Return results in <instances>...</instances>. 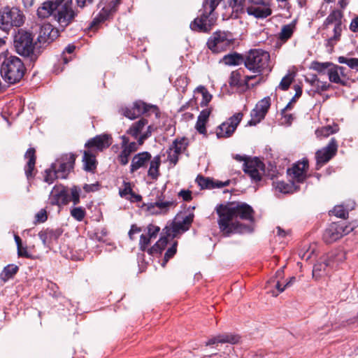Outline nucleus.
<instances>
[{"label":"nucleus","instance_id":"obj_1","mask_svg":"<svg viewBox=\"0 0 358 358\" xmlns=\"http://www.w3.org/2000/svg\"><path fill=\"white\" fill-rule=\"evenodd\" d=\"M217 213L219 215V228L225 236H229L231 234H242L252 231L250 226L241 224L238 220H253L254 211L249 205H220L217 208Z\"/></svg>","mask_w":358,"mask_h":358},{"label":"nucleus","instance_id":"obj_2","mask_svg":"<svg viewBox=\"0 0 358 358\" xmlns=\"http://www.w3.org/2000/svg\"><path fill=\"white\" fill-rule=\"evenodd\" d=\"M64 0H48L44 1L37 9L39 18H47L52 16L60 27H67L74 19L76 13Z\"/></svg>","mask_w":358,"mask_h":358},{"label":"nucleus","instance_id":"obj_3","mask_svg":"<svg viewBox=\"0 0 358 358\" xmlns=\"http://www.w3.org/2000/svg\"><path fill=\"white\" fill-rule=\"evenodd\" d=\"M244 64L249 71L261 76L264 72H271L270 54L262 49L250 50L244 57Z\"/></svg>","mask_w":358,"mask_h":358},{"label":"nucleus","instance_id":"obj_4","mask_svg":"<svg viewBox=\"0 0 358 358\" xmlns=\"http://www.w3.org/2000/svg\"><path fill=\"white\" fill-rule=\"evenodd\" d=\"M25 67L21 59L16 56L6 57L1 65V75L8 84L18 83L23 77Z\"/></svg>","mask_w":358,"mask_h":358},{"label":"nucleus","instance_id":"obj_5","mask_svg":"<svg viewBox=\"0 0 358 358\" xmlns=\"http://www.w3.org/2000/svg\"><path fill=\"white\" fill-rule=\"evenodd\" d=\"M24 20L23 12L17 7L7 6L0 10V29L4 31L22 26Z\"/></svg>","mask_w":358,"mask_h":358},{"label":"nucleus","instance_id":"obj_6","mask_svg":"<svg viewBox=\"0 0 358 358\" xmlns=\"http://www.w3.org/2000/svg\"><path fill=\"white\" fill-rule=\"evenodd\" d=\"M345 253L342 250L332 251L315 264L313 270V277L317 278L326 273L327 268H334L339 262L345 259Z\"/></svg>","mask_w":358,"mask_h":358},{"label":"nucleus","instance_id":"obj_7","mask_svg":"<svg viewBox=\"0 0 358 358\" xmlns=\"http://www.w3.org/2000/svg\"><path fill=\"white\" fill-rule=\"evenodd\" d=\"M233 37L229 31H215L208 38V48L214 53L226 51L233 44Z\"/></svg>","mask_w":358,"mask_h":358},{"label":"nucleus","instance_id":"obj_8","mask_svg":"<svg viewBox=\"0 0 358 358\" xmlns=\"http://www.w3.org/2000/svg\"><path fill=\"white\" fill-rule=\"evenodd\" d=\"M14 45L20 55L29 56L34 52L36 43L30 32L20 29L15 36Z\"/></svg>","mask_w":358,"mask_h":358},{"label":"nucleus","instance_id":"obj_9","mask_svg":"<svg viewBox=\"0 0 358 358\" xmlns=\"http://www.w3.org/2000/svg\"><path fill=\"white\" fill-rule=\"evenodd\" d=\"M119 3L120 0H101L99 4V7L101 9L91 22L90 29H96L101 23L106 20L115 11Z\"/></svg>","mask_w":358,"mask_h":358},{"label":"nucleus","instance_id":"obj_10","mask_svg":"<svg viewBox=\"0 0 358 358\" xmlns=\"http://www.w3.org/2000/svg\"><path fill=\"white\" fill-rule=\"evenodd\" d=\"M353 230V227L343 223L333 222L329 225L323 234V240L327 243H332Z\"/></svg>","mask_w":358,"mask_h":358},{"label":"nucleus","instance_id":"obj_11","mask_svg":"<svg viewBox=\"0 0 358 358\" xmlns=\"http://www.w3.org/2000/svg\"><path fill=\"white\" fill-rule=\"evenodd\" d=\"M338 147L337 141L335 138H332L327 146L315 152L317 169H320L336 155Z\"/></svg>","mask_w":358,"mask_h":358},{"label":"nucleus","instance_id":"obj_12","mask_svg":"<svg viewBox=\"0 0 358 358\" xmlns=\"http://www.w3.org/2000/svg\"><path fill=\"white\" fill-rule=\"evenodd\" d=\"M243 117L242 113H237L221 124L216 129L217 137L218 138L230 137L234 133Z\"/></svg>","mask_w":358,"mask_h":358},{"label":"nucleus","instance_id":"obj_13","mask_svg":"<svg viewBox=\"0 0 358 358\" xmlns=\"http://www.w3.org/2000/svg\"><path fill=\"white\" fill-rule=\"evenodd\" d=\"M243 171L252 180L257 182L264 173V164L258 158H250L245 161Z\"/></svg>","mask_w":358,"mask_h":358},{"label":"nucleus","instance_id":"obj_14","mask_svg":"<svg viewBox=\"0 0 358 358\" xmlns=\"http://www.w3.org/2000/svg\"><path fill=\"white\" fill-rule=\"evenodd\" d=\"M157 108L153 105H148L143 101H137L133 106L121 109V113L129 119L133 120L150 110L157 112Z\"/></svg>","mask_w":358,"mask_h":358},{"label":"nucleus","instance_id":"obj_15","mask_svg":"<svg viewBox=\"0 0 358 358\" xmlns=\"http://www.w3.org/2000/svg\"><path fill=\"white\" fill-rule=\"evenodd\" d=\"M246 10L248 15L261 19L266 18L272 13L269 3L264 0L252 1L250 5L247 6Z\"/></svg>","mask_w":358,"mask_h":358},{"label":"nucleus","instance_id":"obj_16","mask_svg":"<svg viewBox=\"0 0 358 358\" xmlns=\"http://www.w3.org/2000/svg\"><path fill=\"white\" fill-rule=\"evenodd\" d=\"M76 156L73 154H64L57 161V176L60 178H66L68 174L73 169Z\"/></svg>","mask_w":358,"mask_h":358},{"label":"nucleus","instance_id":"obj_17","mask_svg":"<svg viewBox=\"0 0 358 358\" xmlns=\"http://www.w3.org/2000/svg\"><path fill=\"white\" fill-rule=\"evenodd\" d=\"M308 169V160L303 159L294 164L291 169L287 170L289 177L295 182H303L307 178V170Z\"/></svg>","mask_w":358,"mask_h":358},{"label":"nucleus","instance_id":"obj_18","mask_svg":"<svg viewBox=\"0 0 358 358\" xmlns=\"http://www.w3.org/2000/svg\"><path fill=\"white\" fill-rule=\"evenodd\" d=\"M271 106V99L267 96L260 100L255 108L251 111V120L249 121L250 125H255L264 118L268 108Z\"/></svg>","mask_w":358,"mask_h":358},{"label":"nucleus","instance_id":"obj_19","mask_svg":"<svg viewBox=\"0 0 358 358\" xmlns=\"http://www.w3.org/2000/svg\"><path fill=\"white\" fill-rule=\"evenodd\" d=\"M110 144L111 137L108 134H101L90 138L85 143V147L87 150H91L92 152L96 153L98 152H102L103 150L108 148Z\"/></svg>","mask_w":358,"mask_h":358},{"label":"nucleus","instance_id":"obj_20","mask_svg":"<svg viewBox=\"0 0 358 358\" xmlns=\"http://www.w3.org/2000/svg\"><path fill=\"white\" fill-rule=\"evenodd\" d=\"M50 203L53 206L66 205L69 202V195L66 188L62 185H55L49 196Z\"/></svg>","mask_w":358,"mask_h":358},{"label":"nucleus","instance_id":"obj_21","mask_svg":"<svg viewBox=\"0 0 358 358\" xmlns=\"http://www.w3.org/2000/svg\"><path fill=\"white\" fill-rule=\"evenodd\" d=\"M187 146V138L176 139L167 150L168 160L173 165H176L178 161L179 155L185 150Z\"/></svg>","mask_w":358,"mask_h":358},{"label":"nucleus","instance_id":"obj_22","mask_svg":"<svg viewBox=\"0 0 358 358\" xmlns=\"http://www.w3.org/2000/svg\"><path fill=\"white\" fill-rule=\"evenodd\" d=\"M58 36V30L50 24L46 23L41 26L37 40L40 43H50L56 39Z\"/></svg>","mask_w":358,"mask_h":358},{"label":"nucleus","instance_id":"obj_23","mask_svg":"<svg viewBox=\"0 0 358 358\" xmlns=\"http://www.w3.org/2000/svg\"><path fill=\"white\" fill-rule=\"evenodd\" d=\"M174 206V203L171 201H165L162 196H159L154 203L148 205V210L153 214L166 213L169 209Z\"/></svg>","mask_w":358,"mask_h":358},{"label":"nucleus","instance_id":"obj_24","mask_svg":"<svg viewBox=\"0 0 358 358\" xmlns=\"http://www.w3.org/2000/svg\"><path fill=\"white\" fill-rule=\"evenodd\" d=\"M151 157L152 156L148 152H143L136 154L131 160L130 171L134 173L141 168L146 167Z\"/></svg>","mask_w":358,"mask_h":358},{"label":"nucleus","instance_id":"obj_25","mask_svg":"<svg viewBox=\"0 0 358 358\" xmlns=\"http://www.w3.org/2000/svg\"><path fill=\"white\" fill-rule=\"evenodd\" d=\"M62 233V231L59 229L55 230L47 229L41 231L38 233V236L45 246L50 247L54 241L58 239Z\"/></svg>","mask_w":358,"mask_h":358},{"label":"nucleus","instance_id":"obj_26","mask_svg":"<svg viewBox=\"0 0 358 358\" xmlns=\"http://www.w3.org/2000/svg\"><path fill=\"white\" fill-rule=\"evenodd\" d=\"M192 221L193 217L190 215L186 216L182 221H175L171 228V233H169V236H171L173 238H175L180 232L187 231Z\"/></svg>","mask_w":358,"mask_h":358},{"label":"nucleus","instance_id":"obj_27","mask_svg":"<svg viewBox=\"0 0 358 358\" xmlns=\"http://www.w3.org/2000/svg\"><path fill=\"white\" fill-rule=\"evenodd\" d=\"M24 157L28 159L27 164L24 167V171L27 179L34 176L33 171L36 164V150L33 148L27 150L24 155Z\"/></svg>","mask_w":358,"mask_h":358},{"label":"nucleus","instance_id":"obj_28","mask_svg":"<svg viewBox=\"0 0 358 358\" xmlns=\"http://www.w3.org/2000/svg\"><path fill=\"white\" fill-rule=\"evenodd\" d=\"M83 162L85 170L93 172L96 169L97 164L96 153L92 152L91 150L87 149L83 152Z\"/></svg>","mask_w":358,"mask_h":358},{"label":"nucleus","instance_id":"obj_29","mask_svg":"<svg viewBox=\"0 0 358 358\" xmlns=\"http://www.w3.org/2000/svg\"><path fill=\"white\" fill-rule=\"evenodd\" d=\"M240 336L238 335H234V334H224V335H219L217 336L213 337L210 339H209L206 342V345H210L215 343H229L231 344H236L238 343L240 341Z\"/></svg>","mask_w":358,"mask_h":358},{"label":"nucleus","instance_id":"obj_30","mask_svg":"<svg viewBox=\"0 0 358 358\" xmlns=\"http://www.w3.org/2000/svg\"><path fill=\"white\" fill-rule=\"evenodd\" d=\"M257 76H246L243 80H241V74L239 71H235L231 73L229 83L233 87H241L246 85L248 87V83L250 80L254 79Z\"/></svg>","mask_w":358,"mask_h":358},{"label":"nucleus","instance_id":"obj_31","mask_svg":"<svg viewBox=\"0 0 358 358\" xmlns=\"http://www.w3.org/2000/svg\"><path fill=\"white\" fill-rule=\"evenodd\" d=\"M148 122L145 118H141L139 120L134 122L131 127L127 131V134L131 135L134 138H137L138 136L143 134V129L148 125Z\"/></svg>","mask_w":358,"mask_h":358},{"label":"nucleus","instance_id":"obj_32","mask_svg":"<svg viewBox=\"0 0 358 358\" xmlns=\"http://www.w3.org/2000/svg\"><path fill=\"white\" fill-rule=\"evenodd\" d=\"M296 21L293 20L291 23L283 25L278 34V38L282 42H286L289 39L296 29Z\"/></svg>","mask_w":358,"mask_h":358},{"label":"nucleus","instance_id":"obj_33","mask_svg":"<svg viewBox=\"0 0 358 358\" xmlns=\"http://www.w3.org/2000/svg\"><path fill=\"white\" fill-rule=\"evenodd\" d=\"M150 167L148 171V176L153 180H157L159 176V167L161 165V157L156 155L152 159H150Z\"/></svg>","mask_w":358,"mask_h":358},{"label":"nucleus","instance_id":"obj_34","mask_svg":"<svg viewBox=\"0 0 358 358\" xmlns=\"http://www.w3.org/2000/svg\"><path fill=\"white\" fill-rule=\"evenodd\" d=\"M194 92L199 93L202 96V100L201 101V106L204 107L206 106L210 101H211L213 96L212 94L208 92L207 88L203 85H199L198 86L194 91Z\"/></svg>","mask_w":358,"mask_h":358},{"label":"nucleus","instance_id":"obj_35","mask_svg":"<svg viewBox=\"0 0 358 358\" xmlns=\"http://www.w3.org/2000/svg\"><path fill=\"white\" fill-rule=\"evenodd\" d=\"M339 127L337 124L328 125L317 129L315 131L317 137H328L329 135L338 132Z\"/></svg>","mask_w":358,"mask_h":358},{"label":"nucleus","instance_id":"obj_36","mask_svg":"<svg viewBox=\"0 0 358 358\" xmlns=\"http://www.w3.org/2000/svg\"><path fill=\"white\" fill-rule=\"evenodd\" d=\"M342 17L343 14L341 11L338 10H334L329 15V16L325 20L324 25L327 27L328 25L330 24H334V26L338 24H342Z\"/></svg>","mask_w":358,"mask_h":358},{"label":"nucleus","instance_id":"obj_37","mask_svg":"<svg viewBox=\"0 0 358 358\" xmlns=\"http://www.w3.org/2000/svg\"><path fill=\"white\" fill-rule=\"evenodd\" d=\"M167 243V237H162L153 246L148 249V253L150 255L161 253L166 246Z\"/></svg>","mask_w":358,"mask_h":358},{"label":"nucleus","instance_id":"obj_38","mask_svg":"<svg viewBox=\"0 0 358 358\" xmlns=\"http://www.w3.org/2000/svg\"><path fill=\"white\" fill-rule=\"evenodd\" d=\"M327 75L329 76V79L331 83H334L336 84H341L344 85L341 77L338 73L337 69V65L331 66V67L327 69Z\"/></svg>","mask_w":358,"mask_h":358},{"label":"nucleus","instance_id":"obj_39","mask_svg":"<svg viewBox=\"0 0 358 358\" xmlns=\"http://www.w3.org/2000/svg\"><path fill=\"white\" fill-rule=\"evenodd\" d=\"M18 271V266L14 264L8 265L4 268L1 273L0 274L1 278L3 281H6L8 279L13 277V275Z\"/></svg>","mask_w":358,"mask_h":358},{"label":"nucleus","instance_id":"obj_40","mask_svg":"<svg viewBox=\"0 0 358 358\" xmlns=\"http://www.w3.org/2000/svg\"><path fill=\"white\" fill-rule=\"evenodd\" d=\"M57 178H59L57 176V164H52L50 169L45 170L44 180L51 184Z\"/></svg>","mask_w":358,"mask_h":358},{"label":"nucleus","instance_id":"obj_41","mask_svg":"<svg viewBox=\"0 0 358 358\" xmlns=\"http://www.w3.org/2000/svg\"><path fill=\"white\" fill-rule=\"evenodd\" d=\"M342 32V24L335 25L334 27V36L327 40V45L333 47L340 40Z\"/></svg>","mask_w":358,"mask_h":358},{"label":"nucleus","instance_id":"obj_42","mask_svg":"<svg viewBox=\"0 0 358 358\" xmlns=\"http://www.w3.org/2000/svg\"><path fill=\"white\" fill-rule=\"evenodd\" d=\"M223 60L227 65H238L243 60V57L239 54L234 53L225 55Z\"/></svg>","mask_w":358,"mask_h":358},{"label":"nucleus","instance_id":"obj_43","mask_svg":"<svg viewBox=\"0 0 358 358\" xmlns=\"http://www.w3.org/2000/svg\"><path fill=\"white\" fill-rule=\"evenodd\" d=\"M338 62L340 64H345L350 69L358 71V58H348L343 56L338 58Z\"/></svg>","mask_w":358,"mask_h":358},{"label":"nucleus","instance_id":"obj_44","mask_svg":"<svg viewBox=\"0 0 358 358\" xmlns=\"http://www.w3.org/2000/svg\"><path fill=\"white\" fill-rule=\"evenodd\" d=\"M331 66H332V64L329 62L321 63L314 62L311 64V68L320 73L327 74V69H329Z\"/></svg>","mask_w":358,"mask_h":358},{"label":"nucleus","instance_id":"obj_45","mask_svg":"<svg viewBox=\"0 0 358 358\" xmlns=\"http://www.w3.org/2000/svg\"><path fill=\"white\" fill-rule=\"evenodd\" d=\"M196 181L201 189H210L215 187L212 180L201 176H198Z\"/></svg>","mask_w":358,"mask_h":358},{"label":"nucleus","instance_id":"obj_46","mask_svg":"<svg viewBox=\"0 0 358 358\" xmlns=\"http://www.w3.org/2000/svg\"><path fill=\"white\" fill-rule=\"evenodd\" d=\"M152 238L150 237L146 234H141L139 240V250L142 252L147 251L148 247L150 244V241Z\"/></svg>","mask_w":358,"mask_h":358},{"label":"nucleus","instance_id":"obj_47","mask_svg":"<svg viewBox=\"0 0 358 358\" xmlns=\"http://www.w3.org/2000/svg\"><path fill=\"white\" fill-rule=\"evenodd\" d=\"M85 210L81 207H76L71 209V215L78 221H82L85 216Z\"/></svg>","mask_w":358,"mask_h":358},{"label":"nucleus","instance_id":"obj_48","mask_svg":"<svg viewBox=\"0 0 358 358\" xmlns=\"http://www.w3.org/2000/svg\"><path fill=\"white\" fill-rule=\"evenodd\" d=\"M131 153L126 148H122V151L117 156V160L122 165H126L129 162V158Z\"/></svg>","mask_w":358,"mask_h":358},{"label":"nucleus","instance_id":"obj_49","mask_svg":"<svg viewBox=\"0 0 358 358\" xmlns=\"http://www.w3.org/2000/svg\"><path fill=\"white\" fill-rule=\"evenodd\" d=\"M331 212L335 216L344 219L348 215V210L343 205L336 206Z\"/></svg>","mask_w":358,"mask_h":358},{"label":"nucleus","instance_id":"obj_50","mask_svg":"<svg viewBox=\"0 0 358 358\" xmlns=\"http://www.w3.org/2000/svg\"><path fill=\"white\" fill-rule=\"evenodd\" d=\"M176 247H177V243L176 242L171 248H169L167 251L166 252L165 255H164V261L162 264V266L163 267L165 266L166 264L167 263V262L171 259L172 258L175 254L176 253Z\"/></svg>","mask_w":358,"mask_h":358},{"label":"nucleus","instance_id":"obj_51","mask_svg":"<svg viewBox=\"0 0 358 358\" xmlns=\"http://www.w3.org/2000/svg\"><path fill=\"white\" fill-rule=\"evenodd\" d=\"M80 189L77 186H73L71 189V196H69V201H72L74 205H77L80 202Z\"/></svg>","mask_w":358,"mask_h":358},{"label":"nucleus","instance_id":"obj_52","mask_svg":"<svg viewBox=\"0 0 358 358\" xmlns=\"http://www.w3.org/2000/svg\"><path fill=\"white\" fill-rule=\"evenodd\" d=\"M275 187L280 192L286 194L291 191V187L283 181H277L274 182Z\"/></svg>","mask_w":358,"mask_h":358},{"label":"nucleus","instance_id":"obj_53","mask_svg":"<svg viewBox=\"0 0 358 358\" xmlns=\"http://www.w3.org/2000/svg\"><path fill=\"white\" fill-rule=\"evenodd\" d=\"M292 80L293 78L290 75H286L281 80L278 85V87L282 90H287L289 87L292 82Z\"/></svg>","mask_w":358,"mask_h":358},{"label":"nucleus","instance_id":"obj_54","mask_svg":"<svg viewBox=\"0 0 358 358\" xmlns=\"http://www.w3.org/2000/svg\"><path fill=\"white\" fill-rule=\"evenodd\" d=\"M188 85V80L186 77L180 76L176 80V86L177 89L180 90L181 88V92H184L185 89Z\"/></svg>","mask_w":358,"mask_h":358},{"label":"nucleus","instance_id":"obj_55","mask_svg":"<svg viewBox=\"0 0 358 358\" xmlns=\"http://www.w3.org/2000/svg\"><path fill=\"white\" fill-rule=\"evenodd\" d=\"M312 85L316 87V91L317 92H320V91H325L327 90L329 87V85L327 83H322L318 80H317L316 78L314 79L313 81H312Z\"/></svg>","mask_w":358,"mask_h":358},{"label":"nucleus","instance_id":"obj_56","mask_svg":"<svg viewBox=\"0 0 358 358\" xmlns=\"http://www.w3.org/2000/svg\"><path fill=\"white\" fill-rule=\"evenodd\" d=\"M152 134V127L150 125H148L147 127V130L140 134L138 136V144L141 145L143 144L144 141L145 139H147Z\"/></svg>","mask_w":358,"mask_h":358},{"label":"nucleus","instance_id":"obj_57","mask_svg":"<svg viewBox=\"0 0 358 358\" xmlns=\"http://www.w3.org/2000/svg\"><path fill=\"white\" fill-rule=\"evenodd\" d=\"M148 233L146 235L149 236L152 238H155L160 230V228L157 226L150 224L148 227Z\"/></svg>","mask_w":358,"mask_h":358},{"label":"nucleus","instance_id":"obj_58","mask_svg":"<svg viewBox=\"0 0 358 358\" xmlns=\"http://www.w3.org/2000/svg\"><path fill=\"white\" fill-rule=\"evenodd\" d=\"M211 112H212V109L210 108L203 109L200 112V114L199 115L197 119L200 120L202 122L207 123Z\"/></svg>","mask_w":358,"mask_h":358},{"label":"nucleus","instance_id":"obj_59","mask_svg":"<svg viewBox=\"0 0 358 358\" xmlns=\"http://www.w3.org/2000/svg\"><path fill=\"white\" fill-rule=\"evenodd\" d=\"M36 222L43 223L48 219L47 212L45 209L39 210L35 216Z\"/></svg>","mask_w":358,"mask_h":358},{"label":"nucleus","instance_id":"obj_60","mask_svg":"<svg viewBox=\"0 0 358 358\" xmlns=\"http://www.w3.org/2000/svg\"><path fill=\"white\" fill-rule=\"evenodd\" d=\"M206 122H202L200 120L197 119V121H196V123L195 125V129L199 134L206 135L207 130L206 128Z\"/></svg>","mask_w":358,"mask_h":358},{"label":"nucleus","instance_id":"obj_61","mask_svg":"<svg viewBox=\"0 0 358 358\" xmlns=\"http://www.w3.org/2000/svg\"><path fill=\"white\" fill-rule=\"evenodd\" d=\"M141 231V228L137 227L136 224H132L129 231V237L130 240L133 241L135 239L134 235L139 234Z\"/></svg>","mask_w":358,"mask_h":358},{"label":"nucleus","instance_id":"obj_62","mask_svg":"<svg viewBox=\"0 0 358 358\" xmlns=\"http://www.w3.org/2000/svg\"><path fill=\"white\" fill-rule=\"evenodd\" d=\"M337 69L338 71V73L340 74V76L341 77V79L343 80V83L344 84V85H346L347 82H348V75L346 73V69L343 66H338L337 65Z\"/></svg>","mask_w":358,"mask_h":358},{"label":"nucleus","instance_id":"obj_63","mask_svg":"<svg viewBox=\"0 0 358 358\" xmlns=\"http://www.w3.org/2000/svg\"><path fill=\"white\" fill-rule=\"evenodd\" d=\"M179 196L185 201L192 200V192L189 190H181L179 192Z\"/></svg>","mask_w":358,"mask_h":358},{"label":"nucleus","instance_id":"obj_64","mask_svg":"<svg viewBox=\"0 0 358 358\" xmlns=\"http://www.w3.org/2000/svg\"><path fill=\"white\" fill-rule=\"evenodd\" d=\"M350 29L353 32L358 31V17H356L352 20L350 24Z\"/></svg>","mask_w":358,"mask_h":358}]
</instances>
